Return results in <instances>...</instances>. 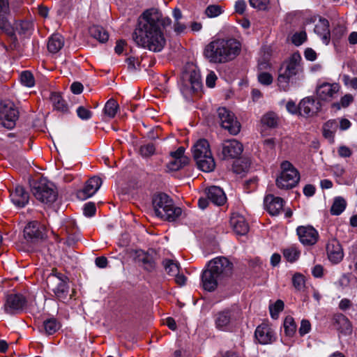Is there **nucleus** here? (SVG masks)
I'll return each instance as SVG.
<instances>
[{
  "label": "nucleus",
  "instance_id": "1",
  "mask_svg": "<svg viewBox=\"0 0 357 357\" xmlns=\"http://www.w3.org/2000/svg\"><path fill=\"white\" fill-rule=\"evenodd\" d=\"M172 26V20L155 8L144 12L142 21L135 29L132 39L139 47L154 52L162 51L166 39L162 29Z\"/></svg>",
  "mask_w": 357,
  "mask_h": 357
},
{
  "label": "nucleus",
  "instance_id": "2",
  "mask_svg": "<svg viewBox=\"0 0 357 357\" xmlns=\"http://www.w3.org/2000/svg\"><path fill=\"white\" fill-rule=\"evenodd\" d=\"M241 44L234 38H218L204 48V55L210 63H225L234 60L241 52Z\"/></svg>",
  "mask_w": 357,
  "mask_h": 357
},
{
  "label": "nucleus",
  "instance_id": "3",
  "mask_svg": "<svg viewBox=\"0 0 357 357\" xmlns=\"http://www.w3.org/2000/svg\"><path fill=\"white\" fill-rule=\"evenodd\" d=\"M152 204L155 215L169 222L176 220L182 213L181 208L175 206L173 200L165 193L155 195Z\"/></svg>",
  "mask_w": 357,
  "mask_h": 357
},
{
  "label": "nucleus",
  "instance_id": "4",
  "mask_svg": "<svg viewBox=\"0 0 357 357\" xmlns=\"http://www.w3.org/2000/svg\"><path fill=\"white\" fill-rule=\"evenodd\" d=\"M192 152L197 166L202 171L210 172L214 169L215 164L207 140H198L193 146Z\"/></svg>",
  "mask_w": 357,
  "mask_h": 357
},
{
  "label": "nucleus",
  "instance_id": "5",
  "mask_svg": "<svg viewBox=\"0 0 357 357\" xmlns=\"http://www.w3.org/2000/svg\"><path fill=\"white\" fill-rule=\"evenodd\" d=\"M281 172L276 178V185L280 189H291L297 185L300 181V174L297 169L289 161H283L280 165Z\"/></svg>",
  "mask_w": 357,
  "mask_h": 357
},
{
  "label": "nucleus",
  "instance_id": "6",
  "mask_svg": "<svg viewBox=\"0 0 357 357\" xmlns=\"http://www.w3.org/2000/svg\"><path fill=\"white\" fill-rule=\"evenodd\" d=\"M34 197L45 204L53 203L57 197V193L52 183L42 178L36 181L32 188Z\"/></svg>",
  "mask_w": 357,
  "mask_h": 357
},
{
  "label": "nucleus",
  "instance_id": "7",
  "mask_svg": "<svg viewBox=\"0 0 357 357\" xmlns=\"http://www.w3.org/2000/svg\"><path fill=\"white\" fill-rule=\"evenodd\" d=\"M18 116L19 112L13 102L5 100L0 103V119L3 127L13 128Z\"/></svg>",
  "mask_w": 357,
  "mask_h": 357
},
{
  "label": "nucleus",
  "instance_id": "8",
  "mask_svg": "<svg viewBox=\"0 0 357 357\" xmlns=\"http://www.w3.org/2000/svg\"><path fill=\"white\" fill-rule=\"evenodd\" d=\"M218 115L221 126L227 130L230 134L236 135L240 132V123L231 112L225 107H220L218 109Z\"/></svg>",
  "mask_w": 357,
  "mask_h": 357
},
{
  "label": "nucleus",
  "instance_id": "9",
  "mask_svg": "<svg viewBox=\"0 0 357 357\" xmlns=\"http://www.w3.org/2000/svg\"><path fill=\"white\" fill-rule=\"evenodd\" d=\"M207 269L221 279L231 274L233 264L226 257H220L210 261Z\"/></svg>",
  "mask_w": 357,
  "mask_h": 357
},
{
  "label": "nucleus",
  "instance_id": "10",
  "mask_svg": "<svg viewBox=\"0 0 357 357\" xmlns=\"http://www.w3.org/2000/svg\"><path fill=\"white\" fill-rule=\"evenodd\" d=\"M47 285L50 290L52 291L56 298L63 301L66 299L68 294V287L66 282L59 275L51 274L47 278Z\"/></svg>",
  "mask_w": 357,
  "mask_h": 357
},
{
  "label": "nucleus",
  "instance_id": "11",
  "mask_svg": "<svg viewBox=\"0 0 357 357\" xmlns=\"http://www.w3.org/2000/svg\"><path fill=\"white\" fill-rule=\"evenodd\" d=\"M340 89V86L337 83L323 82L317 84L316 94L320 100L329 102L337 96Z\"/></svg>",
  "mask_w": 357,
  "mask_h": 357
},
{
  "label": "nucleus",
  "instance_id": "12",
  "mask_svg": "<svg viewBox=\"0 0 357 357\" xmlns=\"http://www.w3.org/2000/svg\"><path fill=\"white\" fill-rule=\"evenodd\" d=\"M44 230L43 226L39 222L31 221L24 227L23 236L27 243H35L43 238Z\"/></svg>",
  "mask_w": 357,
  "mask_h": 357
},
{
  "label": "nucleus",
  "instance_id": "13",
  "mask_svg": "<svg viewBox=\"0 0 357 357\" xmlns=\"http://www.w3.org/2000/svg\"><path fill=\"white\" fill-rule=\"evenodd\" d=\"M26 306V300L22 294H10L7 296L4 309L8 314L22 312Z\"/></svg>",
  "mask_w": 357,
  "mask_h": 357
},
{
  "label": "nucleus",
  "instance_id": "14",
  "mask_svg": "<svg viewBox=\"0 0 357 357\" xmlns=\"http://www.w3.org/2000/svg\"><path fill=\"white\" fill-rule=\"evenodd\" d=\"M243 150V145L236 139H228L222 143V154L224 159L236 158Z\"/></svg>",
  "mask_w": 357,
  "mask_h": 357
},
{
  "label": "nucleus",
  "instance_id": "15",
  "mask_svg": "<svg viewBox=\"0 0 357 357\" xmlns=\"http://www.w3.org/2000/svg\"><path fill=\"white\" fill-rule=\"evenodd\" d=\"M321 109V103L312 97L303 98L298 105V113L303 116H312Z\"/></svg>",
  "mask_w": 357,
  "mask_h": 357
},
{
  "label": "nucleus",
  "instance_id": "16",
  "mask_svg": "<svg viewBox=\"0 0 357 357\" xmlns=\"http://www.w3.org/2000/svg\"><path fill=\"white\" fill-rule=\"evenodd\" d=\"M296 232L301 243L305 245H312L318 240V232L311 226H299Z\"/></svg>",
  "mask_w": 357,
  "mask_h": 357
},
{
  "label": "nucleus",
  "instance_id": "17",
  "mask_svg": "<svg viewBox=\"0 0 357 357\" xmlns=\"http://www.w3.org/2000/svg\"><path fill=\"white\" fill-rule=\"evenodd\" d=\"M102 185L100 177L93 176L86 182L84 188L77 192V198L82 200L86 199L96 193Z\"/></svg>",
  "mask_w": 357,
  "mask_h": 357
},
{
  "label": "nucleus",
  "instance_id": "18",
  "mask_svg": "<svg viewBox=\"0 0 357 357\" xmlns=\"http://www.w3.org/2000/svg\"><path fill=\"white\" fill-rule=\"evenodd\" d=\"M326 253L329 261L334 264L340 263L344 257L342 245L336 239H331L328 242Z\"/></svg>",
  "mask_w": 357,
  "mask_h": 357
},
{
  "label": "nucleus",
  "instance_id": "19",
  "mask_svg": "<svg viewBox=\"0 0 357 357\" xmlns=\"http://www.w3.org/2000/svg\"><path fill=\"white\" fill-rule=\"evenodd\" d=\"M301 59V54L298 52H294L289 56L281 68H283V71L288 75L294 77L302 70Z\"/></svg>",
  "mask_w": 357,
  "mask_h": 357
},
{
  "label": "nucleus",
  "instance_id": "20",
  "mask_svg": "<svg viewBox=\"0 0 357 357\" xmlns=\"http://www.w3.org/2000/svg\"><path fill=\"white\" fill-rule=\"evenodd\" d=\"M233 321L232 313L230 310L220 311L214 317L216 328L223 331H229L231 329Z\"/></svg>",
  "mask_w": 357,
  "mask_h": 357
},
{
  "label": "nucleus",
  "instance_id": "21",
  "mask_svg": "<svg viewBox=\"0 0 357 357\" xmlns=\"http://www.w3.org/2000/svg\"><path fill=\"white\" fill-rule=\"evenodd\" d=\"M264 206L267 211L271 215H278L283 209L284 201L273 195H268L264 200Z\"/></svg>",
  "mask_w": 357,
  "mask_h": 357
},
{
  "label": "nucleus",
  "instance_id": "22",
  "mask_svg": "<svg viewBox=\"0 0 357 357\" xmlns=\"http://www.w3.org/2000/svg\"><path fill=\"white\" fill-rule=\"evenodd\" d=\"M256 340L261 344H270L273 339V332L266 324H261L255 330Z\"/></svg>",
  "mask_w": 357,
  "mask_h": 357
},
{
  "label": "nucleus",
  "instance_id": "23",
  "mask_svg": "<svg viewBox=\"0 0 357 357\" xmlns=\"http://www.w3.org/2000/svg\"><path fill=\"white\" fill-rule=\"evenodd\" d=\"M205 193L207 199L217 206H222L226 202V195L220 187L211 186L206 190Z\"/></svg>",
  "mask_w": 357,
  "mask_h": 357
},
{
  "label": "nucleus",
  "instance_id": "24",
  "mask_svg": "<svg viewBox=\"0 0 357 357\" xmlns=\"http://www.w3.org/2000/svg\"><path fill=\"white\" fill-rule=\"evenodd\" d=\"M230 224L238 235H245L249 231L248 224L241 215L233 214L230 218Z\"/></svg>",
  "mask_w": 357,
  "mask_h": 357
},
{
  "label": "nucleus",
  "instance_id": "25",
  "mask_svg": "<svg viewBox=\"0 0 357 357\" xmlns=\"http://www.w3.org/2000/svg\"><path fill=\"white\" fill-rule=\"evenodd\" d=\"M10 199L17 207L22 208L29 202V194L22 186H17L10 193Z\"/></svg>",
  "mask_w": 357,
  "mask_h": 357
},
{
  "label": "nucleus",
  "instance_id": "26",
  "mask_svg": "<svg viewBox=\"0 0 357 357\" xmlns=\"http://www.w3.org/2000/svg\"><path fill=\"white\" fill-rule=\"evenodd\" d=\"M135 261L149 272L153 271L155 268L153 257L143 250L136 252Z\"/></svg>",
  "mask_w": 357,
  "mask_h": 357
},
{
  "label": "nucleus",
  "instance_id": "27",
  "mask_svg": "<svg viewBox=\"0 0 357 357\" xmlns=\"http://www.w3.org/2000/svg\"><path fill=\"white\" fill-rule=\"evenodd\" d=\"M314 33L320 37L323 43L328 45L331 40L328 21L326 19H320L315 24Z\"/></svg>",
  "mask_w": 357,
  "mask_h": 357
},
{
  "label": "nucleus",
  "instance_id": "28",
  "mask_svg": "<svg viewBox=\"0 0 357 357\" xmlns=\"http://www.w3.org/2000/svg\"><path fill=\"white\" fill-rule=\"evenodd\" d=\"M220 278L213 273H211L208 269L203 271L202 275V282L203 288L208 291H212L218 286V281Z\"/></svg>",
  "mask_w": 357,
  "mask_h": 357
},
{
  "label": "nucleus",
  "instance_id": "29",
  "mask_svg": "<svg viewBox=\"0 0 357 357\" xmlns=\"http://www.w3.org/2000/svg\"><path fill=\"white\" fill-rule=\"evenodd\" d=\"M335 323L337 329L344 335H349L352 332V326L349 320L343 314L335 317Z\"/></svg>",
  "mask_w": 357,
  "mask_h": 357
},
{
  "label": "nucleus",
  "instance_id": "30",
  "mask_svg": "<svg viewBox=\"0 0 357 357\" xmlns=\"http://www.w3.org/2000/svg\"><path fill=\"white\" fill-rule=\"evenodd\" d=\"M172 16L174 18V24L172 28L175 33L181 34L186 30V25L181 22L183 15L181 10L178 8H175L172 11Z\"/></svg>",
  "mask_w": 357,
  "mask_h": 357
},
{
  "label": "nucleus",
  "instance_id": "31",
  "mask_svg": "<svg viewBox=\"0 0 357 357\" xmlns=\"http://www.w3.org/2000/svg\"><path fill=\"white\" fill-rule=\"evenodd\" d=\"M64 45V39L60 34L52 35L48 40L47 49L50 53H57Z\"/></svg>",
  "mask_w": 357,
  "mask_h": 357
},
{
  "label": "nucleus",
  "instance_id": "32",
  "mask_svg": "<svg viewBox=\"0 0 357 357\" xmlns=\"http://www.w3.org/2000/svg\"><path fill=\"white\" fill-rule=\"evenodd\" d=\"M89 33L91 37L102 43L107 41L109 38V34L107 31L100 26H91Z\"/></svg>",
  "mask_w": 357,
  "mask_h": 357
},
{
  "label": "nucleus",
  "instance_id": "33",
  "mask_svg": "<svg viewBox=\"0 0 357 357\" xmlns=\"http://www.w3.org/2000/svg\"><path fill=\"white\" fill-rule=\"evenodd\" d=\"M61 324L55 318H50L43 321V327L46 335H50L61 328Z\"/></svg>",
  "mask_w": 357,
  "mask_h": 357
},
{
  "label": "nucleus",
  "instance_id": "34",
  "mask_svg": "<svg viewBox=\"0 0 357 357\" xmlns=\"http://www.w3.org/2000/svg\"><path fill=\"white\" fill-rule=\"evenodd\" d=\"M339 126L338 121L337 120H329L326 122L323 126V135L324 136L332 140L334 137V135L337 131Z\"/></svg>",
  "mask_w": 357,
  "mask_h": 357
},
{
  "label": "nucleus",
  "instance_id": "35",
  "mask_svg": "<svg viewBox=\"0 0 357 357\" xmlns=\"http://www.w3.org/2000/svg\"><path fill=\"white\" fill-rule=\"evenodd\" d=\"M50 100L54 108L57 111L61 112H66L68 111V105L59 93H52L50 96Z\"/></svg>",
  "mask_w": 357,
  "mask_h": 357
},
{
  "label": "nucleus",
  "instance_id": "36",
  "mask_svg": "<svg viewBox=\"0 0 357 357\" xmlns=\"http://www.w3.org/2000/svg\"><path fill=\"white\" fill-rule=\"evenodd\" d=\"M261 122L263 126L270 128H274L277 127L279 123V117L275 113L269 112L263 115Z\"/></svg>",
  "mask_w": 357,
  "mask_h": 357
},
{
  "label": "nucleus",
  "instance_id": "37",
  "mask_svg": "<svg viewBox=\"0 0 357 357\" xmlns=\"http://www.w3.org/2000/svg\"><path fill=\"white\" fill-rule=\"evenodd\" d=\"M347 202L342 197H336L331 208V213L333 215H340L346 208Z\"/></svg>",
  "mask_w": 357,
  "mask_h": 357
},
{
  "label": "nucleus",
  "instance_id": "38",
  "mask_svg": "<svg viewBox=\"0 0 357 357\" xmlns=\"http://www.w3.org/2000/svg\"><path fill=\"white\" fill-rule=\"evenodd\" d=\"M291 77H293V76L283 71V68H280L277 79L279 89L284 91H288L289 89V81Z\"/></svg>",
  "mask_w": 357,
  "mask_h": 357
},
{
  "label": "nucleus",
  "instance_id": "39",
  "mask_svg": "<svg viewBox=\"0 0 357 357\" xmlns=\"http://www.w3.org/2000/svg\"><path fill=\"white\" fill-rule=\"evenodd\" d=\"M300 255V250L295 245H290L283 250L284 258L289 262L296 261L299 258Z\"/></svg>",
  "mask_w": 357,
  "mask_h": 357
},
{
  "label": "nucleus",
  "instance_id": "40",
  "mask_svg": "<svg viewBox=\"0 0 357 357\" xmlns=\"http://www.w3.org/2000/svg\"><path fill=\"white\" fill-rule=\"evenodd\" d=\"M119 104L114 99H109L104 107V114L109 118H114L118 111Z\"/></svg>",
  "mask_w": 357,
  "mask_h": 357
},
{
  "label": "nucleus",
  "instance_id": "41",
  "mask_svg": "<svg viewBox=\"0 0 357 357\" xmlns=\"http://www.w3.org/2000/svg\"><path fill=\"white\" fill-rule=\"evenodd\" d=\"M188 163V158H181V159L178 158H172L168 162L167 167L169 171H177L181 168L183 167Z\"/></svg>",
  "mask_w": 357,
  "mask_h": 357
},
{
  "label": "nucleus",
  "instance_id": "42",
  "mask_svg": "<svg viewBox=\"0 0 357 357\" xmlns=\"http://www.w3.org/2000/svg\"><path fill=\"white\" fill-rule=\"evenodd\" d=\"M284 330L286 335L292 337L296 330V325L293 317L288 316L284 321Z\"/></svg>",
  "mask_w": 357,
  "mask_h": 357
},
{
  "label": "nucleus",
  "instance_id": "43",
  "mask_svg": "<svg viewBox=\"0 0 357 357\" xmlns=\"http://www.w3.org/2000/svg\"><path fill=\"white\" fill-rule=\"evenodd\" d=\"M163 265L166 272L172 275H176L179 271L178 264L171 259H165L163 261Z\"/></svg>",
  "mask_w": 357,
  "mask_h": 357
},
{
  "label": "nucleus",
  "instance_id": "44",
  "mask_svg": "<svg viewBox=\"0 0 357 357\" xmlns=\"http://www.w3.org/2000/svg\"><path fill=\"white\" fill-rule=\"evenodd\" d=\"M139 154L143 158H148L153 155L155 152V146L153 143H147L142 144L139 147Z\"/></svg>",
  "mask_w": 357,
  "mask_h": 357
},
{
  "label": "nucleus",
  "instance_id": "45",
  "mask_svg": "<svg viewBox=\"0 0 357 357\" xmlns=\"http://www.w3.org/2000/svg\"><path fill=\"white\" fill-rule=\"evenodd\" d=\"M284 309V303L281 300H278L274 304L270 305L269 310L273 319H278L279 313Z\"/></svg>",
  "mask_w": 357,
  "mask_h": 357
},
{
  "label": "nucleus",
  "instance_id": "46",
  "mask_svg": "<svg viewBox=\"0 0 357 357\" xmlns=\"http://www.w3.org/2000/svg\"><path fill=\"white\" fill-rule=\"evenodd\" d=\"M293 285L299 291H303L305 287V278L303 275L297 273L292 278Z\"/></svg>",
  "mask_w": 357,
  "mask_h": 357
},
{
  "label": "nucleus",
  "instance_id": "47",
  "mask_svg": "<svg viewBox=\"0 0 357 357\" xmlns=\"http://www.w3.org/2000/svg\"><path fill=\"white\" fill-rule=\"evenodd\" d=\"M307 40V34L305 31L294 33L291 36V43L296 46L301 45Z\"/></svg>",
  "mask_w": 357,
  "mask_h": 357
},
{
  "label": "nucleus",
  "instance_id": "48",
  "mask_svg": "<svg viewBox=\"0 0 357 357\" xmlns=\"http://www.w3.org/2000/svg\"><path fill=\"white\" fill-rule=\"evenodd\" d=\"M21 82L23 85L27 87H32L34 86L35 82L33 75L29 71H24L21 74Z\"/></svg>",
  "mask_w": 357,
  "mask_h": 357
},
{
  "label": "nucleus",
  "instance_id": "49",
  "mask_svg": "<svg viewBox=\"0 0 357 357\" xmlns=\"http://www.w3.org/2000/svg\"><path fill=\"white\" fill-rule=\"evenodd\" d=\"M222 13V8L218 5H210L205 10V13L208 17H215L220 15Z\"/></svg>",
  "mask_w": 357,
  "mask_h": 357
},
{
  "label": "nucleus",
  "instance_id": "50",
  "mask_svg": "<svg viewBox=\"0 0 357 357\" xmlns=\"http://www.w3.org/2000/svg\"><path fill=\"white\" fill-rule=\"evenodd\" d=\"M354 100V98L351 94H346L341 98L339 102H335L333 105V107L340 109L341 107H348L351 102Z\"/></svg>",
  "mask_w": 357,
  "mask_h": 357
},
{
  "label": "nucleus",
  "instance_id": "51",
  "mask_svg": "<svg viewBox=\"0 0 357 357\" xmlns=\"http://www.w3.org/2000/svg\"><path fill=\"white\" fill-rule=\"evenodd\" d=\"M77 116L82 120H89L92 116V112L83 106H79L76 110Z\"/></svg>",
  "mask_w": 357,
  "mask_h": 357
},
{
  "label": "nucleus",
  "instance_id": "52",
  "mask_svg": "<svg viewBox=\"0 0 357 357\" xmlns=\"http://www.w3.org/2000/svg\"><path fill=\"white\" fill-rule=\"evenodd\" d=\"M342 80L344 84L349 88L357 89V77H351L348 75H343Z\"/></svg>",
  "mask_w": 357,
  "mask_h": 357
},
{
  "label": "nucleus",
  "instance_id": "53",
  "mask_svg": "<svg viewBox=\"0 0 357 357\" xmlns=\"http://www.w3.org/2000/svg\"><path fill=\"white\" fill-rule=\"evenodd\" d=\"M273 80L272 75L268 73L261 72L258 74V81L263 85H270Z\"/></svg>",
  "mask_w": 357,
  "mask_h": 357
},
{
  "label": "nucleus",
  "instance_id": "54",
  "mask_svg": "<svg viewBox=\"0 0 357 357\" xmlns=\"http://www.w3.org/2000/svg\"><path fill=\"white\" fill-rule=\"evenodd\" d=\"M252 7L259 10H266L269 3V0H249Z\"/></svg>",
  "mask_w": 357,
  "mask_h": 357
},
{
  "label": "nucleus",
  "instance_id": "55",
  "mask_svg": "<svg viewBox=\"0 0 357 357\" xmlns=\"http://www.w3.org/2000/svg\"><path fill=\"white\" fill-rule=\"evenodd\" d=\"M190 82L193 88H198L201 85L199 73L196 70H192L190 75Z\"/></svg>",
  "mask_w": 357,
  "mask_h": 357
},
{
  "label": "nucleus",
  "instance_id": "56",
  "mask_svg": "<svg viewBox=\"0 0 357 357\" xmlns=\"http://www.w3.org/2000/svg\"><path fill=\"white\" fill-rule=\"evenodd\" d=\"M311 330V324L308 320L303 319L301 323V326L299 328V334L301 336L305 335L308 333Z\"/></svg>",
  "mask_w": 357,
  "mask_h": 357
},
{
  "label": "nucleus",
  "instance_id": "57",
  "mask_svg": "<svg viewBox=\"0 0 357 357\" xmlns=\"http://www.w3.org/2000/svg\"><path fill=\"white\" fill-rule=\"evenodd\" d=\"M96 211V206L92 202L86 203L84 206V214L86 216L91 217L93 216Z\"/></svg>",
  "mask_w": 357,
  "mask_h": 357
},
{
  "label": "nucleus",
  "instance_id": "58",
  "mask_svg": "<svg viewBox=\"0 0 357 357\" xmlns=\"http://www.w3.org/2000/svg\"><path fill=\"white\" fill-rule=\"evenodd\" d=\"M216 79H217V76L215 74V73L213 71L210 72L206 76V86L210 88L214 87V86L215 84Z\"/></svg>",
  "mask_w": 357,
  "mask_h": 357
},
{
  "label": "nucleus",
  "instance_id": "59",
  "mask_svg": "<svg viewBox=\"0 0 357 357\" xmlns=\"http://www.w3.org/2000/svg\"><path fill=\"white\" fill-rule=\"evenodd\" d=\"M246 8V3L243 0H238L235 3V11L238 14H243Z\"/></svg>",
  "mask_w": 357,
  "mask_h": 357
},
{
  "label": "nucleus",
  "instance_id": "60",
  "mask_svg": "<svg viewBox=\"0 0 357 357\" xmlns=\"http://www.w3.org/2000/svg\"><path fill=\"white\" fill-rule=\"evenodd\" d=\"M305 58L310 61H313L317 59V54L312 48H307L304 52Z\"/></svg>",
  "mask_w": 357,
  "mask_h": 357
},
{
  "label": "nucleus",
  "instance_id": "61",
  "mask_svg": "<svg viewBox=\"0 0 357 357\" xmlns=\"http://www.w3.org/2000/svg\"><path fill=\"white\" fill-rule=\"evenodd\" d=\"M312 274L315 278H321L324 274V268L321 265H316L312 269Z\"/></svg>",
  "mask_w": 357,
  "mask_h": 357
},
{
  "label": "nucleus",
  "instance_id": "62",
  "mask_svg": "<svg viewBox=\"0 0 357 357\" xmlns=\"http://www.w3.org/2000/svg\"><path fill=\"white\" fill-rule=\"evenodd\" d=\"M70 89L74 94H79L83 91V85L79 82H73L71 84Z\"/></svg>",
  "mask_w": 357,
  "mask_h": 357
},
{
  "label": "nucleus",
  "instance_id": "63",
  "mask_svg": "<svg viewBox=\"0 0 357 357\" xmlns=\"http://www.w3.org/2000/svg\"><path fill=\"white\" fill-rule=\"evenodd\" d=\"M338 154L341 157L347 158L351 155V151L349 148L345 146H342L338 149Z\"/></svg>",
  "mask_w": 357,
  "mask_h": 357
},
{
  "label": "nucleus",
  "instance_id": "64",
  "mask_svg": "<svg viewBox=\"0 0 357 357\" xmlns=\"http://www.w3.org/2000/svg\"><path fill=\"white\" fill-rule=\"evenodd\" d=\"M287 111L291 114H296L298 112V107L293 101H289L286 105Z\"/></svg>",
  "mask_w": 357,
  "mask_h": 357
}]
</instances>
